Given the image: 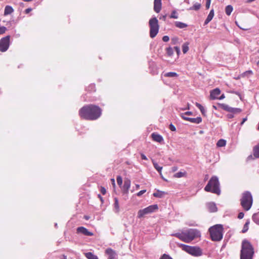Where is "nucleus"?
Segmentation results:
<instances>
[{
  "mask_svg": "<svg viewBox=\"0 0 259 259\" xmlns=\"http://www.w3.org/2000/svg\"><path fill=\"white\" fill-rule=\"evenodd\" d=\"M204 190L206 192H211L212 193L220 195L221 190L220 188V183L219 179L216 176L212 177L207 184L204 188Z\"/></svg>",
  "mask_w": 259,
  "mask_h": 259,
  "instance_id": "nucleus-4",
  "label": "nucleus"
},
{
  "mask_svg": "<svg viewBox=\"0 0 259 259\" xmlns=\"http://www.w3.org/2000/svg\"><path fill=\"white\" fill-rule=\"evenodd\" d=\"M244 214L243 212H239L238 215V218L239 219H241L244 217Z\"/></svg>",
  "mask_w": 259,
  "mask_h": 259,
  "instance_id": "nucleus-50",
  "label": "nucleus"
},
{
  "mask_svg": "<svg viewBox=\"0 0 259 259\" xmlns=\"http://www.w3.org/2000/svg\"><path fill=\"white\" fill-rule=\"evenodd\" d=\"M160 259H172L169 255L164 254Z\"/></svg>",
  "mask_w": 259,
  "mask_h": 259,
  "instance_id": "nucleus-45",
  "label": "nucleus"
},
{
  "mask_svg": "<svg viewBox=\"0 0 259 259\" xmlns=\"http://www.w3.org/2000/svg\"><path fill=\"white\" fill-rule=\"evenodd\" d=\"M221 91L219 88H216L210 92V96L211 99H218V96L220 94Z\"/></svg>",
  "mask_w": 259,
  "mask_h": 259,
  "instance_id": "nucleus-19",
  "label": "nucleus"
},
{
  "mask_svg": "<svg viewBox=\"0 0 259 259\" xmlns=\"http://www.w3.org/2000/svg\"><path fill=\"white\" fill-rule=\"evenodd\" d=\"M101 113V108L93 104L84 106L79 111V115L81 118L90 120L97 119Z\"/></svg>",
  "mask_w": 259,
  "mask_h": 259,
  "instance_id": "nucleus-1",
  "label": "nucleus"
},
{
  "mask_svg": "<svg viewBox=\"0 0 259 259\" xmlns=\"http://www.w3.org/2000/svg\"><path fill=\"white\" fill-rule=\"evenodd\" d=\"M254 156L256 158H259V145L254 150Z\"/></svg>",
  "mask_w": 259,
  "mask_h": 259,
  "instance_id": "nucleus-41",
  "label": "nucleus"
},
{
  "mask_svg": "<svg viewBox=\"0 0 259 259\" xmlns=\"http://www.w3.org/2000/svg\"><path fill=\"white\" fill-rule=\"evenodd\" d=\"M146 215V208L143 209H141L139 211L138 213V217L139 218H141L144 217Z\"/></svg>",
  "mask_w": 259,
  "mask_h": 259,
  "instance_id": "nucleus-33",
  "label": "nucleus"
},
{
  "mask_svg": "<svg viewBox=\"0 0 259 259\" xmlns=\"http://www.w3.org/2000/svg\"><path fill=\"white\" fill-rule=\"evenodd\" d=\"M149 25L150 27L149 35L152 38H154L159 32V25L158 20L156 17L149 20Z\"/></svg>",
  "mask_w": 259,
  "mask_h": 259,
  "instance_id": "nucleus-7",
  "label": "nucleus"
},
{
  "mask_svg": "<svg viewBox=\"0 0 259 259\" xmlns=\"http://www.w3.org/2000/svg\"><path fill=\"white\" fill-rule=\"evenodd\" d=\"M151 137L152 140L155 142L160 143L163 141V137L160 135L156 133H153L152 134Z\"/></svg>",
  "mask_w": 259,
  "mask_h": 259,
  "instance_id": "nucleus-18",
  "label": "nucleus"
},
{
  "mask_svg": "<svg viewBox=\"0 0 259 259\" xmlns=\"http://www.w3.org/2000/svg\"><path fill=\"white\" fill-rule=\"evenodd\" d=\"M161 0H154V10L156 13H159L161 9Z\"/></svg>",
  "mask_w": 259,
  "mask_h": 259,
  "instance_id": "nucleus-17",
  "label": "nucleus"
},
{
  "mask_svg": "<svg viewBox=\"0 0 259 259\" xmlns=\"http://www.w3.org/2000/svg\"><path fill=\"white\" fill-rule=\"evenodd\" d=\"M226 144V140H224V139H220L219 140L217 143V146L218 147H224Z\"/></svg>",
  "mask_w": 259,
  "mask_h": 259,
  "instance_id": "nucleus-32",
  "label": "nucleus"
},
{
  "mask_svg": "<svg viewBox=\"0 0 259 259\" xmlns=\"http://www.w3.org/2000/svg\"><path fill=\"white\" fill-rule=\"evenodd\" d=\"M105 252L106 253L108 254V255L109 256L108 259H115L117 256V254L116 253L115 251H114L111 248H107Z\"/></svg>",
  "mask_w": 259,
  "mask_h": 259,
  "instance_id": "nucleus-15",
  "label": "nucleus"
},
{
  "mask_svg": "<svg viewBox=\"0 0 259 259\" xmlns=\"http://www.w3.org/2000/svg\"><path fill=\"white\" fill-rule=\"evenodd\" d=\"M210 237L213 241H220L223 236V227L222 225H216L209 229Z\"/></svg>",
  "mask_w": 259,
  "mask_h": 259,
  "instance_id": "nucleus-5",
  "label": "nucleus"
},
{
  "mask_svg": "<svg viewBox=\"0 0 259 259\" xmlns=\"http://www.w3.org/2000/svg\"><path fill=\"white\" fill-rule=\"evenodd\" d=\"M235 23L236 24V25L238 26V27L240 29H242V30H247V28H243V27H241V26H239V25L238 24L237 22H236H236H235Z\"/></svg>",
  "mask_w": 259,
  "mask_h": 259,
  "instance_id": "nucleus-55",
  "label": "nucleus"
},
{
  "mask_svg": "<svg viewBox=\"0 0 259 259\" xmlns=\"http://www.w3.org/2000/svg\"><path fill=\"white\" fill-rule=\"evenodd\" d=\"M131 187V181L128 179H125L124 181V184L122 188V192L124 194H127L129 189Z\"/></svg>",
  "mask_w": 259,
  "mask_h": 259,
  "instance_id": "nucleus-13",
  "label": "nucleus"
},
{
  "mask_svg": "<svg viewBox=\"0 0 259 259\" xmlns=\"http://www.w3.org/2000/svg\"><path fill=\"white\" fill-rule=\"evenodd\" d=\"M195 105L199 109L202 114L204 116H205L206 115H205L206 111H205L204 108L201 104H200L198 103H196Z\"/></svg>",
  "mask_w": 259,
  "mask_h": 259,
  "instance_id": "nucleus-31",
  "label": "nucleus"
},
{
  "mask_svg": "<svg viewBox=\"0 0 259 259\" xmlns=\"http://www.w3.org/2000/svg\"><path fill=\"white\" fill-rule=\"evenodd\" d=\"M165 194V192L157 190L153 193V195L155 197L162 198Z\"/></svg>",
  "mask_w": 259,
  "mask_h": 259,
  "instance_id": "nucleus-23",
  "label": "nucleus"
},
{
  "mask_svg": "<svg viewBox=\"0 0 259 259\" xmlns=\"http://www.w3.org/2000/svg\"><path fill=\"white\" fill-rule=\"evenodd\" d=\"M166 52L168 56H171L174 54L173 49L170 47L166 48Z\"/></svg>",
  "mask_w": 259,
  "mask_h": 259,
  "instance_id": "nucleus-37",
  "label": "nucleus"
},
{
  "mask_svg": "<svg viewBox=\"0 0 259 259\" xmlns=\"http://www.w3.org/2000/svg\"><path fill=\"white\" fill-rule=\"evenodd\" d=\"M10 37L8 35L0 40V51L5 52L7 51L10 46Z\"/></svg>",
  "mask_w": 259,
  "mask_h": 259,
  "instance_id": "nucleus-10",
  "label": "nucleus"
},
{
  "mask_svg": "<svg viewBox=\"0 0 259 259\" xmlns=\"http://www.w3.org/2000/svg\"><path fill=\"white\" fill-rule=\"evenodd\" d=\"M166 17V15H163L160 18V19H162L163 20H165Z\"/></svg>",
  "mask_w": 259,
  "mask_h": 259,
  "instance_id": "nucleus-60",
  "label": "nucleus"
},
{
  "mask_svg": "<svg viewBox=\"0 0 259 259\" xmlns=\"http://www.w3.org/2000/svg\"><path fill=\"white\" fill-rule=\"evenodd\" d=\"M233 10V7L231 5H228L225 8V13L228 16H230Z\"/></svg>",
  "mask_w": 259,
  "mask_h": 259,
  "instance_id": "nucleus-29",
  "label": "nucleus"
},
{
  "mask_svg": "<svg viewBox=\"0 0 259 259\" xmlns=\"http://www.w3.org/2000/svg\"><path fill=\"white\" fill-rule=\"evenodd\" d=\"M172 235L178 237L184 242L189 243L194 239L200 237V233L197 229H190L185 232L175 233Z\"/></svg>",
  "mask_w": 259,
  "mask_h": 259,
  "instance_id": "nucleus-2",
  "label": "nucleus"
},
{
  "mask_svg": "<svg viewBox=\"0 0 259 259\" xmlns=\"http://www.w3.org/2000/svg\"><path fill=\"white\" fill-rule=\"evenodd\" d=\"M14 11V10L13 8L11 6H6L5 8V11H4V15H7L11 14Z\"/></svg>",
  "mask_w": 259,
  "mask_h": 259,
  "instance_id": "nucleus-24",
  "label": "nucleus"
},
{
  "mask_svg": "<svg viewBox=\"0 0 259 259\" xmlns=\"http://www.w3.org/2000/svg\"><path fill=\"white\" fill-rule=\"evenodd\" d=\"M84 218H85V220H89V217H88V216H85V217H84Z\"/></svg>",
  "mask_w": 259,
  "mask_h": 259,
  "instance_id": "nucleus-63",
  "label": "nucleus"
},
{
  "mask_svg": "<svg viewBox=\"0 0 259 259\" xmlns=\"http://www.w3.org/2000/svg\"><path fill=\"white\" fill-rule=\"evenodd\" d=\"M116 181H117V183L118 185L119 186H121L122 184V179L121 177H120L119 176H117V177L116 178Z\"/></svg>",
  "mask_w": 259,
  "mask_h": 259,
  "instance_id": "nucleus-42",
  "label": "nucleus"
},
{
  "mask_svg": "<svg viewBox=\"0 0 259 259\" xmlns=\"http://www.w3.org/2000/svg\"><path fill=\"white\" fill-rule=\"evenodd\" d=\"M246 120H247V118H246V117L243 118L242 121V122H241V125H242V124H243L244 123V122L245 121H246Z\"/></svg>",
  "mask_w": 259,
  "mask_h": 259,
  "instance_id": "nucleus-58",
  "label": "nucleus"
},
{
  "mask_svg": "<svg viewBox=\"0 0 259 259\" xmlns=\"http://www.w3.org/2000/svg\"><path fill=\"white\" fill-rule=\"evenodd\" d=\"M224 98H225V95H224V94L220 96V97H219V99L220 100H222V99H223Z\"/></svg>",
  "mask_w": 259,
  "mask_h": 259,
  "instance_id": "nucleus-59",
  "label": "nucleus"
},
{
  "mask_svg": "<svg viewBox=\"0 0 259 259\" xmlns=\"http://www.w3.org/2000/svg\"><path fill=\"white\" fill-rule=\"evenodd\" d=\"M101 192L102 193V194L103 195L105 194L106 192V190L105 188H104V187H101Z\"/></svg>",
  "mask_w": 259,
  "mask_h": 259,
  "instance_id": "nucleus-53",
  "label": "nucleus"
},
{
  "mask_svg": "<svg viewBox=\"0 0 259 259\" xmlns=\"http://www.w3.org/2000/svg\"><path fill=\"white\" fill-rule=\"evenodd\" d=\"M175 24L177 27L181 29L186 28L188 26V25L187 24L180 21L175 22Z\"/></svg>",
  "mask_w": 259,
  "mask_h": 259,
  "instance_id": "nucleus-25",
  "label": "nucleus"
},
{
  "mask_svg": "<svg viewBox=\"0 0 259 259\" xmlns=\"http://www.w3.org/2000/svg\"><path fill=\"white\" fill-rule=\"evenodd\" d=\"M84 255L88 259H98V256L91 252L84 253Z\"/></svg>",
  "mask_w": 259,
  "mask_h": 259,
  "instance_id": "nucleus-26",
  "label": "nucleus"
},
{
  "mask_svg": "<svg viewBox=\"0 0 259 259\" xmlns=\"http://www.w3.org/2000/svg\"><path fill=\"white\" fill-rule=\"evenodd\" d=\"M214 16V11L213 10H211L209 14L208 15L206 20L204 21V25H207L213 18Z\"/></svg>",
  "mask_w": 259,
  "mask_h": 259,
  "instance_id": "nucleus-22",
  "label": "nucleus"
},
{
  "mask_svg": "<svg viewBox=\"0 0 259 259\" xmlns=\"http://www.w3.org/2000/svg\"><path fill=\"white\" fill-rule=\"evenodd\" d=\"M152 161L153 164V166L154 168L158 171V172L159 173L160 175L161 176V178L163 179V177L162 176L161 174V170L162 169V167L161 166H159L158 163L156 162V161L154 159H152Z\"/></svg>",
  "mask_w": 259,
  "mask_h": 259,
  "instance_id": "nucleus-21",
  "label": "nucleus"
},
{
  "mask_svg": "<svg viewBox=\"0 0 259 259\" xmlns=\"http://www.w3.org/2000/svg\"><path fill=\"white\" fill-rule=\"evenodd\" d=\"M181 116L184 120L188 121L192 123L198 124L202 121V118L201 117H197L196 118H190L184 116V115H181Z\"/></svg>",
  "mask_w": 259,
  "mask_h": 259,
  "instance_id": "nucleus-12",
  "label": "nucleus"
},
{
  "mask_svg": "<svg viewBox=\"0 0 259 259\" xmlns=\"http://www.w3.org/2000/svg\"><path fill=\"white\" fill-rule=\"evenodd\" d=\"M206 207L208 211L210 212H214L217 211L218 208L215 203L214 202H209L206 204Z\"/></svg>",
  "mask_w": 259,
  "mask_h": 259,
  "instance_id": "nucleus-16",
  "label": "nucleus"
},
{
  "mask_svg": "<svg viewBox=\"0 0 259 259\" xmlns=\"http://www.w3.org/2000/svg\"><path fill=\"white\" fill-rule=\"evenodd\" d=\"M248 74H249V75L252 74V71L251 70L246 71L243 72L241 74V76L242 77H245V76L248 75Z\"/></svg>",
  "mask_w": 259,
  "mask_h": 259,
  "instance_id": "nucleus-43",
  "label": "nucleus"
},
{
  "mask_svg": "<svg viewBox=\"0 0 259 259\" xmlns=\"http://www.w3.org/2000/svg\"><path fill=\"white\" fill-rule=\"evenodd\" d=\"M200 7H201V5L199 3H196L192 7H191L189 9L192 10H198L200 8Z\"/></svg>",
  "mask_w": 259,
  "mask_h": 259,
  "instance_id": "nucleus-38",
  "label": "nucleus"
},
{
  "mask_svg": "<svg viewBox=\"0 0 259 259\" xmlns=\"http://www.w3.org/2000/svg\"><path fill=\"white\" fill-rule=\"evenodd\" d=\"M87 90L89 92H94L95 91V85L94 84H91L87 88Z\"/></svg>",
  "mask_w": 259,
  "mask_h": 259,
  "instance_id": "nucleus-39",
  "label": "nucleus"
},
{
  "mask_svg": "<svg viewBox=\"0 0 259 259\" xmlns=\"http://www.w3.org/2000/svg\"><path fill=\"white\" fill-rule=\"evenodd\" d=\"M235 23L236 24V25L238 26V27L240 29H242V30H247V28H243V27H241V26H239V25L238 24L237 22H236H236H235Z\"/></svg>",
  "mask_w": 259,
  "mask_h": 259,
  "instance_id": "nucleus-56",
  "label": "nucleus"
},
{
  "mask_svg": "<svg viewBox=\"0 0 259 259\" xmlns=\"http://www.w3.org/2000/svg\"><path fill=\"white\" fill-rule=\"evenodd\" d=\"M210 3H211V0H206V8L207 9L209 8Z\"/></svg>",
  "mask_w": 259,
  "mask_h": 259,
  "instance_id": "nucleus-47",
  "label": "nucleus"
},
{
  "mask_svg": "<svg viewBox=\"0 0 259 259\" xmlns=\"http://www.w3.org/2000/svg\"><path fill=\"white\" fill-rule=\"evenodd\" d=\"M192 114H193V113L192 112L187 111L184 113H182L181 115H184V116H186V115H192Z\"/></svg>",
  "mask_w": 259,
  "mask_h": 259,
  "instance_id": "nucleus-52",
  "label": "nucleus"
},
{
  "mask_svg": "<svg viewBox=\"0 0 259 259\" xmlns=\"http://www.w3.org/2000/svg\"><path fill=\"white\" fill-rule=\"evenodd\" d=\"M149 69L150 73L153 74H158V69L156 65V64L154 62H149Z\"/></svg>",
  "mask_w": 259,
  "mask_h": 259,
  "instance_id": "nucleus-14",
  "label": "nucleus"
},
{
  "mask_svg": "<svg viewBox=\"0 0 259 259\" xmlns=\"http://www.w3.org/2000/svg\"><path fill=\"white\" fill-rule=\"evenodd\" d=\"M141 156L143 159H146V155H145L144 154H142Z\"/></svg>",
  "mask_w": 259,
  "mask_h": 259,
  "instance_id": "nucleus-61",
  "label": "nucleus"
},
{
  "mask_svg": "<svg viewBox=\"0 0 259 259\" xmlns=\"http://www.w3.org/2000/svg\"><path fill=\"white\" fill-rule=\"evenodd\" d=\"M98 197L100 198L101 200L102 201V198L100 194L98 195Z\"/></svg>",
  "mask_w": 259,
  "mask_h": 259,
  "instance_id": "nucleus-64",
  "label": "nucleus"
},
{
  "mask_svg": "<svg viewBox=\"0 0 259 259\" xmlns=\"http://www.w3.org/2000/svg\"><path fill=\"white\" fill-rule=\"evenodd\" d=\"M169 38L167 35H165L162 37V40L164 42H167L169 40Z\"/></svg>",
  "mask_w": 259,
  "mask_h": 259,
  "instance_id": "nucleus-48",
  "label": "nucleus"
},
{
  "mask_svg": "<svg viewBox=\"0 0 259 259\" xmlns=\"http://www.w3.org/2000/svg\"><path fill=\"white\" fill-rule=\"evenodd\" d=\"M7 30V28L5 26H0V34L4 33Z\"/></svg>",
  "mask_w": 259,
  "mask_h": 259,
  "instance_id": "nucleus-44",
  "label": "nucleus"
},
{
  "mask_svg": "<svg viewBox=\"0 0 259 259\" xmlns=\"http://www.w3.org/2000/svg\"><path fill=\"white\" fill-rule=\"evenodd\" d=\"M182 249L194 256H199L202 254L201 248L197 246H191L185 244H181Z\"/></svg>",
  "mask_w": 259,
  "mask_h": 259,
  "instance_id": "nucleus-8",
  "label": "nucleus"
},
{
  "mask_svg": "<svg viewBox=\"0 0 259 259\" xmlns=\"http://www.w3.org/2000/svg\"><path fill=\"white\" fill-rule=\"evenodd\" d=\"M111 182H112V185H113V186L114 187H115V180H114V179H111Z\"/></svg>",
  "mask_w": 259,
  "mask_h": 259,
  "instance_id": "nucleus-57",
  "label": "nucleus"
},
{
  "mask_svg": "<svg viewBox=\"0 0 259 259\" xmlns=\"http://www.w3.org/2000/svg\"><path fill=\"white\" fill-rule=\"evenodd\" d=\"M32 11L31 8H27L25 10V14H28L29 12H30Z\"/></svg>",
  "mask_w": 259,
  "mask_h": 259,
  "instance_id": "nucleus-54",
  "label": "nucleus"
},
{
  "mask_svg": "<svg viewBox=\"0 0 259 259\" xmlns=\"http://www.w3.org/2000/svg\"><path fill=\"white\" fill-rule=\"evenodd\" d=\"M220 106L222 109L229 112L227 114V117L228 118H233L234 117V114H239L242 111L240 108H233L225 104H220Z\"/></svg>",
  "mask_w": 259,
  "mask_h": 259,
  "instance_id": "nucleus-9",
  "label": "nucleus"
},
{
  "mask_svg": "<svg viewBox=\"0 0 259 259\" xmlns=\"http://www.w3.org/2000/svg\"><path fill=\"white\" fill-rule=\"evenodd\" d=\"M189 50L188 44L185 43L182 45V51L183 53H186Z\"/></svg>",
  "mask_w": 259,
  "mask_h": 259,
  "instance_id": "nucleus-36",
  "label": "nucleus"
},
{
  "mask_svg": "<svg viewBox=\"0 0 259 259\" xmlns=\"http://www.w3.org/2000/svg\"><path fill=\"white\" fill-rule=\"evenodd\" d=\"M76 233L77 234H81L87 236H92L94 234L89 231L87 229L83 227H78L76 229Z\"/></svg>",
  "mask_w": 259,
  "mask_h": 259,
  "instance_id": "nucleus-11",
  "label": "nucleus"
},
{
  "mask_svg": "<svg viewBox=\"0 0 259 259\" xmlns=\"http://www.w3.org/2000/svg\"><path fill=\"white\" fill-rule=\"evenodd\" d=\"M145 192H146V190H141L140 191V192H139L137 194V195L138 196H141L142 195H143Z\"/></svg>",
  "mask_w": 259,
  "mask_h": 259,
  "instance_id": "nucleus-51",
  "label": "nucleus"
},
{
  "mask_svg": "<svg viewBox=\"0 0 259 259\" xmlns=\"http://www.w3.org/2000/svg\"><path fill=\"white\" fill-rule=\"evenodd\" d=\"M174 49L175 50L176 52H177V54H178V55H179L181 52L179 47H177V46L175 47Z\"/></svg>",
  "mask_w": 259,
  "mask_h": 259,
  "instance_id": "nucleus-49",
  "label": "nucleus"
},
{
  "mask_svg": "<svg viewBox=\"0 0 259 259\" xmlns=\"http://www.w3.org/2000/svg\"><path fill=\"white\" fill-rule=\"evenodd\" d=\"M170 18H174V19H177V18H178V15L177 14V12L175 10L171 12V14L170 15Z\"/></svg>",
  "mask_w": 259,
  "mask_h": 259,
  "instance_id": "nucleus-40",
  "label": "nucleus"
},
{
  "mask_svg": "<svg viewBox=\"0 0 259 259\" xmlns=\"http://www.w3.org/2000/svg\"><path fill=\"white\" fill-rule=\"evenodd\" d=\"M114 210L115 212L117 213L119 211V206L118 203V200L117 198H114Z\"/></svg>",
  "mask_w": 259,
  "mask_h": 259,
  "instance_id": "nucleus-27",
  "label": "nucleus"
},
{
  "mask_svg": "<svg viewBox=\"0 0 259 259\" xmlns=\"http://www.w3.org/2000/svg\"><path fill=\"white\" fill-rule=\"evenodd\" d=\"M164 76L168 77H177L178 76V74L174 72H169L164 74Z\"/></svg>",
  "mask_w": 259,
  "mask_h": 259,
  "instance_id": "nucleus-30",
  "label": "nucleus"
},
{
  "mask_svg": "<svg viewBox=\"0 0 259 259\" xmlns=\"http://www.w3.org/2000/svg\"><path fill=\"white\" fill-rule=\"evenodd\" d=\"M186 172L179 171L178 172L176 173L174 175V177L175 178H182V177H184L185 176H186Z\"/></svg>",
  "mask_w": 259,
  "mask_h": 259,
  "instance_id": "nucleus-35",
  "label": "nucleus"
},
{
  "mask_svg": "<svg viewBox=\"0 0 259 259\" xmlns=\"http://www.w3.org/2000/svg\"><path fill=\"white\" fill-rule=\"evenodd\" d=\"M254 250L251 243L244 239L242 242L240 259H252Z\"/></svg>",
  "mask_w": 259,
  "mask_h": 259,
  "instance_id": "nucleus-3",
  "label": "nucleus"
},
{
  "mask_svg": "<svg viewBox=\"0 0 259 259\" xmlns=\"http://www.w3.org/2000/svg\"><path fill=\"white\" fill-rule=\"evenodd\" d=\"M250 223V221L249 220H247L246 221V222L245 223V224L244 225V226H243V228L242 230V232L243 233H244L245 232H246L248 230V226H249V224Z\"/></svg>",
  "mask_w": 259,
  "mask_h": 259,
  "instance_id": "nucleus-34",
  "label": "nucleus"
},
{
  "mask_svg": "<svg viewBox=\"0 0 259 259\" xmlns=\"http://www.w3.org/2000/svg\"><path fill=\"white\" fill-rule=\"evenodd\" d=\"M66 258H67V257L65 255H63L62 256V258H61V259H66Z\"/></svg>",
  "mask_w": 259,
  "mask_h": 259,
  "instance_id": "nucleus-62",
  "label": "nucleus"
},
{
  "mask_svg": "<svg viewBox=\"0 0 259 259\" xmlns=\"http://www.w3.org/2000/svg\"><path fill=\"white\" fill-rule=\"evenodd\" d=\"M169 128L170 131H171L172 132L175 131L176 130L175 126L171 123L170 124Z\"/></svg>",
  "mask_w": 259,
  "mask_h": 259,
  "instance_id": "nucleus-46",
  "label": "nucleus"
},
{
  "mask_svg": "<svg viewBox=\"0 0 259 259\" xmlns=\"http://www.w3.org/2000/svg\"><path fill=\"white\" fill-rule=\"evenodd\" d=\"M158 209V207L157 204L150 205L148 207H147V213L155 212L157 211Z\"/></svg>",
  "mask_w": 259,
  "mask_h": 259,
  "instance_id": "nucleus-20",
  "label": "nucleus"
},
{
  "mask_svg": "<svg viewBox=\"0 0 259 259\" xmlns=\"http://www.w3.org/2000/svg\"><path fill=\"white\" fill-rule=\"evenodd\" d=\"M252 220L257 225H259V211L255 213L252 215Z\"/></svg>",
  "mask_w": 259,
  "mask_h": 259,
  "instance_id": "nucleus-28",
  "label": "nucleus"
},
{
  "mask_svg": "<svg viewBox=\"0 0 259 259\" xmlns=\"http://www.w3.org/2000/svg\"><path fill=\"white\" fill-rule=\"evenodd\" d=\"M240 201L241 205L243 209L246 211L249 210L253 203V198L251 193L247 191L243 193Z\"/></svg>",
  "mask_w": 259,
  "mask_h": 259,
  "instance_id": "nucleus-6",
  "label": "nucleus"
}]
</instances>
